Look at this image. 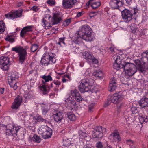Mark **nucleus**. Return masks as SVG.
I'll return each instance as SVG.
<instances>
[{
    "label": "nucleus",
    "instance_id": "nucleus-1",
    "mask_svg": "<svg viewBox=\"0 0 148 148\" xmlns=\"http://www.w3.org/2000/svg\"><path fill=\"white\" fill-rule=\"evenodd\" d=\"M92 30L90 27L87 25L82 26L78 34L74 37V42L77 43L81 39L86 41H91L94 38L92 33Z\"/></svg>",
    "mask_w": 148,
    "mask_h": 148
},
{
    "label": "nucleus",
    "instance_id": "nucleus-2",
    "mask_svg": "<svg viewBox=\"0 0 148 148\" xmlns=\"http://www.w3.org/2000/svg\"><path fill=\"white\" fill-rule=\"evenodd\" d=\"M56 55L50 52H46L43 55L40 63L42 65L47 66L54 64L56 62Z\"/></svg>",
    "mask_w": 148,
    "mask_h": 148
},
{
    "label": "nucleus",
    "instance_id": "nucleus-3",
    "mask_svg": "<svg viewBox=\"0 0 148 148\" xmlns=\"http://www.w3.org/2000/svg\"><path fill=\"white\" fill-rule=\"evenodd\" d=\"M6 135L15 137L17 135L18 131L20 129L19 127L17 124L11 121L5 126Z\"/></svg>",
    "mask_w": 148,
    "mask_h": 148
},
{
    "label": "nucleus",
    "instance_id": "nucleus-4",
    "mask_svg": "<svg viewBox=\"0 0 148 148\" xmlns=\"http://www.w3.org/2000/svg\"><path fill=\"white\" fill-rule=\"evenodd\" d=\"M124 96L120 93L114 94L112 96H109L108 97V104L109 105L111 103L117 104V107L120 108L121 103L120 102L124 98Z\"/></svg>",
    "mask_w": 148,
    "mask_h": 148
},
{
    "label": "nucleus",
    "instance_id": "nucleus-5",
    "mask_svg": "<svg viewBox=\"0 0 148 148\" xmlns=\"http://www.w3.org/2000/svg\"><path fill=\"white\" fill-rule=\"evenodd\" d=\"M126 75L129 76H132L137 71V69L136 66L133 64L130 63H125L124 65H122Z\"/></svg>",
    "mask_w": 148,
    "mask_h": 148
},
{
    "label": "nucleus",
    "instance_id": "nucleus-6",
    "mask_svg": "<svg viewBox=\"0 0 148 148\" xmlns=\"http://www.w3.org/2000/svg\"><path fill=\"white\" fill-rule=\"evenodd\" d=\"M91 85L89 80L85 78L81 80V83L78 86L79 90L81 93H84L89 91Z\"/></svg>",
    "mask_w": 148,
    "mask_h": 148
},
{
    "label": "nucleus",
    "instance_id": "nucleus-7",
    "mask_svg": "<svg viewBox=\"0 0 148 148\" xmlns=\"http://www.w3.org/2000/svg\"><path fill=\"white\" fill-rule=\"evenodd\" d=\"M39 133L42 135L44 139H47L51 137L52 133V130L47 126H42L39 129Z\"/></svg>",
    "mask_w": 148,
    "mask_h": 148
},
{
    "label": "nucleus",
    "instance_id": "nucleus-8",
    "mask_svg": "<svg viewBox=\"0 0 148 148\" xmlns=\"http://www.w3.org/2000/svg\"><path fill=\"white\" fill-rule=\"evenodd\" d=\"M41 77L44 80L42 81V84L40 85V90L42 91V94L45 95L48 93L49 92V90L47 89V87L45 85V84L46 82H48L49 81L52 80V79L51 75H45Z\"/></svg>",
    "mask_w": 148,
    "mask_h": 148
},
{
    "label": "nucleus",
    "instance_id": "nucleus-9",
    "mask_svg": "<svg viewBox=\"0 0 148 148\" xmlns=\"http://www.w3.org/2000/svg\"><path fill=\"white\" fill-rule=\"evenodd\" d=\"M10 58L7 57L2 56L0 57V68L4 71L9 69Z\"/></svg>",
    "mask_w": 148,
    "mask_h": 148
},
{
    "label": "nucleus",
    "instance_id": "nucleus-10",
    "mask_svg": "<svg viewBox=\"0 0 148 148\" xmlns=\"http://www.w3.org/2000/svg\"><path fill=\"white\" fill-rule=\"evenodd\" d=\"M121 13L122 18L125 22L128 23L132 19L133 14L131 11L125 9Z\"/></svg>",
    "mask_w": 148,
    "mask_h": 148
},
{
    "label": "nucleus",
    "instance_id": "nucleus-11",
    "mask_svg": "<svg viewBox=\"0 0 148 148\" xmlns=\"http://www.w3.org/2000/svg\"><path fill=\"white\" fill-rule=\"evenodd\" d=\"M82 56L83 57L85 58L88 62H92L94 64H97L98 62V60L92 54L88 52H85L83 53Z\"/></svg>",
    "mask_w": 148,
    "mask_h": 148
},
{
    "label": "nucleus",
    "instance_id": "nucleus-12",
    "mask_svg": "<svg viewBox=\"0 0 148 148\" xmlns=\"http://www.w3.org/2000/svg\"><path fill=\"white\" fill-rule=\"evenodd\" d=\"M18 55L19 63L21 64L24 63L27 56V53L26 51V49H23L18 54Z\"/></svg>",
    "mask_w": 148,
    "mask_h": 148
},
{
    "label": "nucleus",
    "instance_id": "nucleus-13",
    "mask_svg": "<svg viewBox=\"0 0 148 148\" xmlns=\"http://www.w3.org/2000/svg\"><path fill=\"white\" fill-rule=\"evenodd\" d=\"M22 12V11L21 10H16L6 14L5 16L8 18L13 19L21 16Z\"/></svg>",
    "mask_w": 148,
    "mask_h": 148
},
{
    "label": "nucleus",
    "instance_id": "nucleus-14",
    "mask_svg": "<svg viewBox=\"0 0 148 148\" xmlns=\"http://www.w3.org/2000/svg\"><path fill=\"white\" fill-rule=\"evenodd\" d=\"M23 101L22 96H18L16 97L12 104L11 108L12 109L16 110L18 109Z\"/></svg>",
    "mask_w": 148,
    "mask_h": 148
},
{
    "label": "nucleus",
    "instance_id": "nucleus-15",
    "mask_svg": "<svg viewBox=\"0 0 148 148\" xmlns=\"http://www.w3.org/2000/svg\"><path fill=\"white\" fill-rule=\"evenodd\" d=\"M63 113L61 111L55 110L53 115L54 119L56 122L60 123L63 119Z\"/></svg>",
    "mask_w": 148,
    "mask_h": 148
},
{
    "label": "nucleus",
    "instance_id": "nucleus-16",
    "mask_svg": "<svg viewBox=\"0 0 148 148\" xmlns=\"http://www.w3.org/2000/svg\"><path fill=\"white\" fill-rule=\"evenodd\" d=\"M102 129L101 127L97 126L96 127L93 131L92 134L93 138H100L102 137L103 135L102 132Z\"/></svg>",
    "mask_w": 148,
    "mask_h": 148
},
{
    "label": "nucleus",
    "instance_id": "nucleus-17",
    "mask_svg": "<svg viewBox=\"0 0 148 148\" xmlns=\"http://www.w3.org/2000/svg\"><path fill=\"white\" fill-rule=\"evenodd\" d=\"M109 137L112 141L118 142L121 140L119 134L117 130H115L110 135Z\"/></svg>",
    "mask_w": 148,
    "mask_h": 148
},
{
    "label": "nucleus",
    "instance_id": "nucleus-18",
    "mask_svg": "<svg viewBox=\"0 0 148 148\" xmlns=\"http://www.w3.org/2000/svg\"><path fill=\"white\" fill-rule=\"evenodd\" d=\"M121 3L122 4H124L123 1L120 0H110L109 2V5L112 9H119Z\"/></svg>",
    "mask_w": 148,
    "mask_h": 148
},
{
    "label": "nucleus",
    "instance_id": "nucleus-19",
    "mask_svg": "<svg viewBox=\"0 0 148 148\" xmlns=\"http://www.w3.org/2000/svg\"><path fill=\"white\" fill-rule=\"evenodd\" d=\"M71 96L78 102L82 101L83 99L80 93L77 90H71Z\"/></svg>",
    "mask_w": 148,
    "mask_h": 148
},
{
    "label": "nucleus",
    "instance_id": "nucleus-20",
    "mask_svg": "<svg viewBox=\"0 0 148 148\" xmlns=\"http://www.w3.org/2000/svg\"><path fill=\"white\" fill-rule=\"evenodd\" d=\"M65 102H66L67 104H70V106L71 110H74L76 108H77V105L76 104V101L71 96H70L69 98L65 99Z\"/></svg>",
    "mask_w": 148,
    "mask_h": 148
},
{
    "label": "nucleus",
    "instance_id": "nucleus-21",
    "mask_svg": "<svg viewBox=\"0 0 148 148\" xmlns=\"http://www.w3.org/2000/svg\"><path fill=\"white\" fill-rule=\"evenodd\" d=\"M77 0H63V6L66 8H71L72 5L77 1Z\"/></svg>",
    "mask_w": 148,
    "mask_h": 148
},
{
    "label": "nucleus",
    "instance_id": "nucleus-22",
    "mask_svg": "<svg viewBox=\"0 0 148 148\" xmlns=\"http://www.w3.org/2000/svg\"><path fill=\"white\" fill-rule=\"evenodd\" d=\"M18 78V74L16 72H13L11 75L8 77V80L9 83L14 82L15 84V82H17Z\"/></svg>",
    "mask_w": 148,
    "mask_h": 148
},
{
    "label": "nucleus",
    "instance_id": "nucleus-23",
    "mask_svg": "<svg viewBox=\"0 0 148 148\" xmlns=\"http://www.w3.org/2000/svg\"><path fill=\"white\" fill-rule=\"evenodd\" d=\"M139 104L141 108H146L148 107V97L143 96L139 102Z\"/></svg>",
    "mask_w": 148,
    "mask_h": 148
},
{
    "label": "nucleus",
    "instance_id": "nucleus-24",
    "mask_svg": "<svg viewBox=\"0 0 148 148\" xmlns=\"http://www.w3.org/2000/svg\"><path fill=\"white\" fill-rule=\"evenodd\" d=\"M116 80L114 78L110 79L108 88V90L112 92L115 90L116 88Z\"/></svg>",
    "mask_w": 148,
    "mask_h": 148
},
{
    "label": "nucleus",
    "instance_id": "nucleus-25",
    "mask_svg": "<svg viewBox=\"0 0 148 148\" xmlns=\"http://www.w3.org/2000/svg\"><path fill=\"white\" fill-rule=\"evenodd\" d=\"M33 26H27L23 27L20 32V36L21 37H23L27 32H31L32 31Z\"/></svg>",
    "mask_w": 148,
    "mask_h": 148
},
{
    "label": "nucleus",
    "instance_id": "nucleus-26",
    "mask_svg": "<svg viewBox=\"0 0 148 148\" xmlns=\"http://www.w3.org/2000/svg\"><path fill=\"white\" fill-rule=\"evenodd\" d=\"M62 15L60 13L54 14L52 25L58 24L62 20Z\"/></svg>",
    "mask_w": 148,
    "mask_h": 148
},
{
    "label": "nucleus",
    "instance_id": "nucleus-27",
    "mask_svg": "<svg viewBox=\"0 0 148 148\" xmlns=\"http://www.w3.org/2000/svg\"><path fill=\"white\" fill-rule=\"evenodd\" d=\"M117 53L115 54L113 56L114 60L115 62H118L119 63H121L122 62H124V61L123 60V58L121 54Z\"/></svg>",
    "mask_w": 148,
    "mask_h": 148
},
{
    "label": "nucleus",
    "instance_id": "nucleus-28",
    "mask_svg": "<svg viewBox=\"0 0 148 148\" xmlns=\"http://www.w3.org/2000/svg\"><path fill=\"white\" fill-rule=\"evenodd\" d=\"M33 119L35 121L33 123V124L36 123L37 122H45L46 123L48 122V121L44 120L41 116L39 115H37L36 116H33Z\"/></svg>",
    "mask_w": 148,
    "mask_h": 148
},
{
    "label": "nucleus",
    "instance_id": "nucleus-29",
    "mask_svg": "<svg viewBox=\"0 0 148 148\" xmlns=\"http://www.w3.org/2000/svg\"><path fill=\"white\" fill-rule=\"evenodd\" d=\"M136 65L137 70H138L140 72L144 73L145 71V67L144 66L141 64L139 60H138L136 61Z\"/></svg>",
    "mask_w": 148,
    "mask_h": 148
},
{
    "label": "nucleus",
    "instance_id": "nucleus-30",
    "mask_svg": "<svg viewBox=\"0 0 148 148\" xmlns=\"http://www.w3.org/2000/svg\"><path fill=\"white\" fill-rule=\"evenodd\" d=\"M20 115L21 119L25 121L30 123L29 119L30 116L25 112H23L20 113Z\"/></svg>",
    "mask_w": 148,
    "mask_h": 148
},
{
    "label": "nucleus",
    "instance_id": "nucleus-31",
    "mask_svg": "<svg viewBox=\"0 0 148 148\" xmlns=\"http://www.w3.org/2000/svg\"><path fill=\"white\" fill-rule=\"evenodd\" d=\"M46 18H47L46 17L43 18L42 22V25L45 27V28L47 29H49V27H51L52 25L47 21L46 19Z\"/></svg>",
    "mask_w": 148,
    "mask_h": 148
},
{
    "label": "nucleus",
    "instance_id": "nucleus-32",
    "mask_svg": "<svg viewBox=\"0 0 148 148\" xmlns=\"http://www.w3.org/2000/svg\"><path fill=\"white\" fill-rule=\"evenodd\" d=\"M101 2L98 0H92V2L91 6L93 9H95L97 8L101 5Z\"/></svg>",
    "mask_w": 148,
    "mask_h": 148
},
{
    "label": "nucleus",
    "instance_id": "nucleus-33",
    "mask_svg": "<svg viewBox=\"0 0 148 148\" xmlns=\"http://www.w3.org/2000/svg\"><path fill=\"white\" fill-rule=\"evenodd\" d=\"M138 119L141 124L148 122V116H147L139 115Z\"/></svg>",
    "mask_w": 148,
    "mask_h": 148
},
{
    "label": "nucleus",
    "instance_id": "nucleus-34",
    "mask_svg": "<svg viewBox=\"0 0 148 148\" xmlns=\"http://www.w3.org/2000/svg\"><path fill=\"white\" fill-rule=\"evenodd\" d=\"M68 118L72 121H74L76 119V117L75 114L72 112H69L67 113Z\"/></svg>",
    "mask_w": 148,
    "mask_h": 148
},
{
    "label": "nucleus",
    "instance_id": "nucleus-35",
    "mask_svg": "<svg viewBox=\"0 0 148 148\" xmlns=\"http://www.w3.org/2000/svg\"><path fill=\"white\" fill-rule=\"evenodd\" d=\"M130 29L131 30V32L134 34L137 33L138 30L137 27L135 24H131L130 26Z\"/></svg>",
    "mask_w": 148,
    "mask_h": 148
},
{
    "label": "nucleus",
    "instance_id": "nucleus-36",
    "mask_svg": "<svg viewBox=\"0 0 148 148\" xmlns=\"http://www.w3.org/2000/svg\"><path fill=\"white\" fill-rule=\"evenodd\" d=\"M92 76L100 78L103 76V73L101 71H97L93 73Z\"/></svg>",
    "mask_w": 148,
    "mask_h": 148
},
{
    "label": "nucleus",
    "instance_id": "nucleus-37",
    "mask_svg": "<svg viewBox=\"0 0 148 148\" xmlns=\"http://www.w3.org/2000/svg\"><path fill=\"white\" fill-rule=\"evenodd\" d=\"M5 39L6 41H9V42L12 43L14 41V37L12 35H8L5 38Z\"/></svg>",
    "mask_w": 148,
    "mask_h": 148
},
{
    "label": "nucleus",
    "instance_id": "nucleus-38",
    "mask_svg": "<svg viewBox=\"0 0 148 148\" xmlns=\"http://www.w3.org/2000/svg\"><path fill=\"white\" fill-rule=\"evenodd\" d=\"M79 137L80 139L82 140L85 139L87 140L86 138L87 137V136L86 133L82 132V131H79Z\"/></svg>",
    "mask_w": 148,
    "mask_h": 148
},
{
    "label": "nucleus",
    "instance_id": "nucleus-39",
    "mask_svg": "<svg viewBox=\"0 0 148 148\" xmlns=\"http://www.w3.org/2000/svg\"><path fill=\"white\" fill-rule=\"evenodd\" d=\"M5 28V24L3 21H0V34L3 33Z\"/></svg>",
    "mask_w": 148,
    "mask_h": 148
},
{
    "label": "nucleus",
    "instance_id": "nucleus-40",
    "mask_svg": "<svg viewBox=\"0 0 148 148\" xmlns=\"http://www.w3.org/2000/svg\"><path fill=\"white\" fill-rule=\"evenodd\" d=\"M42 109L43 114H46L47 112L49 109L48 108L47 105L45 104H43L42 106Z\"/></svg>",
    "mask_w": 148,
    "mask_h": 148
},
{
    "label": "nucleus",
    "instance_id": "nucleus-41",
    "mask_svg": "<svg viewBox=\"0 0 148 148\" xmlns=\"http://www.w3.org/2000/svg\"><path fill=\"white\" fill-rule=\"evenodd\" d=\"M32 141L36 142L37 143H39L41 141V139L38 136L34 135L32 138Z\"/></svg>",
    "mask_w": 148,
    "mask_h": 148
},
{
    "label": "nucleus",
    "instance_id": "nucleus-42",
    "mask_svg": "<svg viewBox=\"0 0 148 148\" xmlns=\"http://www.w3.org/2000/svg\"><path fill=\"white\" fill-rule=\"evenodd\" d=\"M125 63L123 64L122 63H119L118 62H115V63L114 65V69H116V70L119 69L120 68H123V67H122V65H124Z\"/></svg>",
    "mask_w": 148,
    "mask_h": 148
},
{
    "label": "nucleus",
    "instance_id": "nucleus-43",
    "mask_svg": "<svg viewBox=\"0 0 148 148\" xmlns=\"http://www.w3.org/2000/svg\"><path fill=\"white\" fill-rule=\"evenodd\" d=\"M65 37L60 38H59V41L56 43V44L59 45L60 47L62 46V45H65L66 44L64 42Z\"/></svg>",
    "mask_w": 148,
    "mask_h": 148
},
{
    "label": "nucleus",
    "instance_id": "nucleus-44",
    "mask_svg": "<svg viewBox=\"0 0 148 148\" xmlns=\"http://www.w3.org/2000/svg\"><path fill=\"white\" fill-rule=\"evenodd\" d=\"M109 51L113 53L114 55L115 54L117 53H119V51L115 48L113 46L110 47L109 49Z\"/></svg>",
    "mask_w": 148,
    "mask_h": 148
},
{
    "label": "nucleus",
    "instance_id": "nucleus-45",
    "mask_svg": "<svg viewBox=\"0 0 148 148\" xmlns=\"http://www.w3.org/2000/svg\"><path fill=\"white\" fill-rule=\"evenodd\" d=\"M38 46L37 44H33L30 48L31 51L33 52H35L38 48Z\"/></svg>",
    "mask_w": 148,
    "mask_h": 148
},
{
    "label": "nucleus",
    "instance_id": "nucleus-46",
    "mask_svg": "<svg viewBox=\"0 0 148 148\" xmlns=\"http://www.w3.org/2000/svg\"><path fill=\"white\" fill-rule=\"evenodd\" d=\"M89 91L91 92L92 93H96L98 91L97 89L95 86H92Z\"/></svg>",
    "mask_w": 148,
    "mask_h": 148
},
{
    "label": "nucleus",
    "instance_id": "nucleus-47",
    "mask_svg": "<svg viewBox=\"0 0 148 148\" xmlns=\"http://www.w3.org/2000/svg\"><path fill=\"white\" fill-rule=\"evenodd\" d=\"M23 49L22 48H17L16 47H15L12 48V50L15 51L18 54Z\"/></svg>",
    "mask_w": 148,
    "mask_h": 148
},
{
    "label": "nucleus",
    "instance_id": "nucleus-48",
    "mask_svg": "<svg viewBox=\"0 0 148 148\" xmlns=\"http://www.w3.org/2000/svg\"><path fill=\"white\" fill-rule=\"evenodd\" d=\"M16 82H16L15 84L14 82L9 83V84L10 87L13 88L14 90H15L17 88V86L16 85Z\"/></svg>",
    "mask_w": 148,
    "mask_h": 148
},
{
    "label": "nucleus",
    "instance_id": "nucleus-49",
    "mask_svg": "<svg viewBox=\"0 0 148 148\" xmlns=\"http://www.w3.org/2000/svg\"><path fill=\"white\" fill-rule=\"evenodd\" d=\"M127 143L130 146L131 148H134V142L130 140H127Z\"/></svg>",
    "mask_w": 148,
    "mask_h": 148
},
{
    "label": "nucleus",
    "instance_id": "nucleus-50",
    "mask_svg": "<svg viewBox=\"0 0 148 148\" xmlns=\"http://www.w3.org/2000/svg\"><path fill=\"white\" fill-rule=\"evenodd\" d=\"M47 3L50 6H53L55 4L56 2L54 0H48Z\"/></svg>",
    "mask_w": 148,
    "mask_h": 148
},
{
    "label": "nucleus",
    "instance_id": "nucleus-51",
    "mask_svg": "<svg viewBox=\"0 0 148 148\" xmlns=\"http://www.w3.org/2000/svg\"><path fill=\"white\" fill-rule=\"evenodd\" d=\"M72 50H74V52L75 53H78L80 52V51L79 47H75L73 48Z\"/></svg>",
    "mask_w": 148,
    "mask_h": 148
},
{
    "label": "nucleus",
    "instance_id": "nucleus-52",
    "mask_svg": "<svg viewBox=\"0 0 148 148\" xmlns=\"http://www.w3.org/2000/svg\"><path fill=\"white\" fill-rule=\"evenodd\" d=\"M63 143L64 144V145L66 146H69L71 144L70 141L69 140H64Z\"/></svg>",
    "mask_w": 148,
    "mask_h": 148
},
{
    "label": "nucleus",
    "instance_id": "nucleus-53",
    "mask_svg": "<svg viewBox=\"0 0 148 148\" xmlns=\"http://www.w3.org/2000/svg\"><path fill=\"white\" fill-rule=\"evenodd\" d=\"M71 20L70 19H68L64 21L63 24L64 26L68 25L71 22Z\"/></svg>",
    "mask_w": 148,
    "mask_h": 148
},
{
    "label": "nucleus",
    "instance_id": "nucleus-54",
    "mask_svg": "<svg viewBox=\"0 0 148 148\" xmlns=\"http://www.w3.org/2000/svg\"><path fill=\"white\" fill-rule=\"evenodd\" d=\"M96 146L97 148H102L103 147L102 143L100 142H98L96 144Z\"/></svg>",
    "mask_w": 148,
    "mask_h": 148
},
{
    "label": "nucleus",
    "instance_id": "nucleus-55",
    "mask_svg": "<svg viewBox=\"0 0 148 148\" xmlns=\"http://www.w3.org/2000/svg\"><path fill=\"white\" fill-rule=\"evenodd\" d=\"M132 112L133 114H135L137 112V110L136 108L133 107L131 109Z\"/></svg>",
    "mask_w": 148,
    "mask_h": 148
},
{
    "label": "nucleus",
    "instance_id": "nucleus-56",
    "mask_svg": "<svg viewBox=\"0 0 148 148\" xmlns=\"http://www.w3.org/2000/svg\"><path fill=\"white\" fill-rule=\"evenodd\" d=\"M24 97L27 99H29L32 97V95H30L29 93L25 94Z\"/></svg>",
    "mask_w": 148,
    "mask_h": 148
},
{
    "label": "nucleus",
    "instance_id": "nucleus-57",
    "mask_svg": "<svg viewBox=\"0 0 148 148\" xmlns=\"http://www.w3.org/2000/svg\"><path fill=\"white\" fill-rule=\"evenodd\" d=\"M94 106V105L93 104H91L89 106V110L90 112H92Z\"/></svg>",
    "mask_w": 148,
    "mask_h": 148
},
{
    "label": "nucleus",
    "instance_id": "nucleus-58",
    "mask_svg": "<svg viewBox=\"0 0 148 148\" xmlns=\"http://www.w3.org/2000/svg\"><path fill=\"white\" fill-rule=\"evenodd\" d=\"M98 13L95 12H90V17H93L94 16H96L97 15Z\"/></svg>",
    "mask_w": 148,
    "mask_h": 148
},
{
    "label": "nucleus",
    "instance_id": "nucleus-59",
    "mask_svg": "<svg viewBox=\"0 0 148 148\" xmlns=\"http://www.w3.org/2000/svg\"><path fill=\"white\" fill-rule=\"evenodd\" d=\"M31 10L33 11L36 12L38 10V8L36 6H34L31 8Z\"/></svg>",
    "mask_w": 148,
    "mask_h": 148
},
{
    "label": "nucleus",
    "instance_id": "nucleus-60",
    "mask_svg": "<svg viewBox=\"0 0 148 148\" xmlns=\"http://www.w3.org/2000/svg\"><path fill=\"white\" fill-rule=\"evenodd\" d=\"M83 148H94L93 147L89 145H85Z\"/></svg>",
    "mask_w": 148,
    "mask_h": 148
},
{
    "label": "nucleus",
    "instance_id": "nucleus-61",
    "mask_svg": "<svg viewBox=\"0 0 148 148\" xmlns=\"http://www.w3.org/2000/svg\"><path fill=\"white\" fill-rule=\"evenodd\" d=\"M54 84L56 85L59 86L61 84V83L58 81H56L54 82Z\"/></svg>",
    "mask_w": 148,
    "mask_h": 148
},
{
    "label": "nucleus",
    "instance_id": "nucleus-62",
    "mask_svg": "<svg viewBox=\"0 0 148 148\" xmlns=\"http://www.w3.org/2000/svg\"><path fill=\"white\" fill-rule=\"evenodd\" d=\"M83 14V13L82 12H78L77 15V17H79L82 15Z\"/></svg>",
    "mask_w": 148,
    "mask_h": 148
},
{
    "label": "nucleus",
    "instance_id": "nucleus-63",
    "mask_svg": "<svg viewBox=\"0 0 148 148\" xmlns=\"http://www.w3.org/2000/svg\"><path fill=\"white\" fill-rule=\"evenodd\" d=\"M4 91V88H0V92L1 94H3Z\"/></svg>",
    "mask_w": 148,
    "mask_h": 148
},
{
    "label": "nucleus",
    "instance_id": "nucleus-64",
    "mask_svg": "<svg viewBox=\"0 0 148 148\" xmlns=\"http://www.w3.org/2000/svg\"><path fill=\"white\" fill-rule=\"evenodd\" d=\"M92 0H90L88 2H87V3L86 4V5L88 6H89L90 4L92 5Z\"/></svg>",
    "mask_w": 148,
    "mask_h": 148
}]
</instances>
